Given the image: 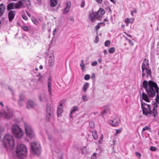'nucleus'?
Instances as JSON below:
<instances>
[{"mask_svg":"<svg viewBox=\"0 0 159 159\" xmlns=\"http://www.w3.org/2000/svg\"><path fill=\"white\" fill-rule=\"evenodd\" d=\"M121 132V131L120 130L117 129L116 130V134H118V133H119L120 132Z\"/></svg>","mask_w":159,"mask_h":159,"instance_id":"54","label":"nucleus"},{"mask_svg":"<svg viewBox=\"0 0 159 159\" xmlns=\"http://www.w3.org/2000/svg\"><path fill=\"white\" fill-rule=\"evenodd\" d=\"M22 28L25 31H28L30 30V28L24 25L22 26Z\"/></svg>","mask_w":159,"mask_h":159,"instance_id":"34","label":"nucleus"},{"mask_svg":"<svg viewBox=\"0 0 159 159\" xmlns=\"http://www.w3.org/2000/svg\"><path fill=\"white\" fill-rule=\"evenodd\" d=\"M80 66L82 69L83 70L85 68V66L84 63V60H81V63L80 64Z\"/></svg>","mask_w":159,"mask_h":159,"instance_id":"31","label":"nucleus"},{"mask_svg":"<svg viewBox=\"0 0 159 159\" xmlns=\"http://www.w3.org/2000/svg\"><path fill=\"white\" fill-rule=\"evenodd\" d=\"M124 33L125 34H126V35L128 36L129 37L131 38L132 37V36L131 35H130V34H127V33H126V32H124Z\"/></svg>","mask_w":159,"mask_h":159,"instance_id":"57","label":"nucleus"},{"mask_svg":"<svg viewBox=\"0 0 159 159\" xmlns=\"http://www.w3.org/2000/svg\"><path fill=\"white\" fill-rule=\"evenodd\" d=\"M150 149L152 151H155L157 150V148L155 147L152 146L150 148Z\"/></svg>","mask_w":159,"mask_h":159,"instance_id":"40","label":"nucleus"},{"mask_svg":"<svg viewBox=\"0 0 159 159\" xmlns=\"http://www.w3.org/2000/svg\"><path fill=\"white\" fill-rule=\"evenodd\" d=\"M82 153L83 154H86L88 152V150L87 148L84 147L81 149Z\"/></svg>","mask_w":159,"mask_h":159,"instance_id":"29","label":"nucleus"},{"mask_svg":"<svg viewBox=\"0 0 159 159\" xmlns=\"http://www.w3.org/2000/svg\"><path fill=\"white\" fill-rule=\"evenodd\" d=\"M81 3H82L81 5V7H84L85 5V1H84V0H82Z\"/></svg>","mask_w":159,"mask_h":159,"instance_id":"50","label":"nucleus"},{"mask_svg":"<svg viewBox=\"0 0 159 159\" xmlns=\"http://www.w3.org/2000/svg\"><path fill=\"white\" fill-rule=\"evenodd\" d=\"M82 99L85 101H87L88 100L87 98L85 95H84L82 96Z\"/></svg>","mask_w":159,"mask_h":159,"instance_id":"46","label":"nucleus"},{"mask_svg":"<svg viewBox=\"0 0 159 159\" xmlns=\"http://www.w3.org/2000/svg\"><path fill=\"white\" fill-rule=\"evenodd\" d=\"M97 17L95 13L92 12L89 14V18L91 22H93L97 20H98Z\"/></svg>","mask_w":159,"mask_h":159,"instance_id":"14","label":"nucleus"},{"mask_svg":"<svg viewBox=\"0 0 159 159\" xmlns=\"http://www.w3.org/2000/svg\"><path fill=\"white\" fill-rule=\"evenodd\" d=\"M78 110L77 107L76 106H74L72 107L70 111V118H72V114L74 113L75 111H78Z\"/></svg>","mask_w":159,"mask_h":159,"instance_id":"25","label":"nucleus"},{"mask_svg":"<svg viewBox=\"0 0 159 159\" xmlns=\"http://www.w3.org/2000/svg\"><path fill=\"white\" fill-rule=\"evenodd\" d=\"M51 146L54 150V155L57 157V159H63L62 154L61 152V147L57 142H54L51 144Z\"/></svg>","mask_w":159,"mask_h":159,"instance_id":"3","label":"nucleus"},{"mask_svg":"<svg viewBox=\"0 0 159 159\" xmlns=\"http://www.w3.org/2000/svg\"><path fill=\"white\" fill-rule=\"evenodd\" d=\"M143 85L148 95L145 93L143 92L142 93L143 99L147 102H149L150 100L148 97L152 98L155 95V91L157 94L156 97V102L159 103V95L158 94L159 92L157 84L152 81L150 80L148 83L147 81L144 80L143 83Z\"/></svg>","mask_w":159,"mask_h":159,"instance_id":"1","label":"nucleus"},{"mask_svg":"<svg viewBox=\"0 0 159 159\" xmlns=\"http://www.w3.org/2000/svg\"><path fill=\"white\" fill-rule=\"evenodd\" d=\"M148 67L145 68H143L144 71L143 72L142 76L143 78L145 77L148 78V75H151V70L150 69H149Z\"/></svg>","mask_w":159,"mask_h":159,"instance_id":"11","label":"nucleus"},{"mask_svg":"<svg viewBox=\"0 0 159 159\" xmlns=\"http://www.w3.org/2000/svg\"><path fill=\"white\" fill-rule=\"evenodd\" d=\"M22 18L25 20H28V17L25 15H22Z\"/></svg>","mask_w":159,"mask_h":159,"instance_id":"48","label":"nucleus"},{"mask_svg":"<svg viewBox=\"0 0 159 159\" xmlns=\"http://www.w3.org/2000/svg\"><path fill=\"white\" fill-rule=\"evenodd\" d=\"M130 19H129V18H126V19H125V21L126 23H132V22L130 21Z\"/></svg>","mask_w":159,"mask_h":159,"instance_id":"52","label":"nucleus"},{"mask_svg":"<svg viewBox=\"0 0 159 159\" xmlns=\"http://www.w3.org/2000/svg\"><path fill=\"white\" fill-rule=\"evenodd\" d=\"M16 14V12L14 11H9L8 14V17L9 21H12L14 19Z\"/></svg>","mask_w":159,"mask_h":159,"instance_id":"17","label":"nucleus"},{"mask_svg":"<svg viewBox=\"0 0 159 159\" xmlns=\"http://www.w3.org/2000/svg\"><path fill=\"white\" fill-rule=\"evenodd\" d=\"M149 129V127L147 126H146L145 127H144L142 129L143 131H144L146 130H148Z\"/></svg>","mask_w":159,"mask_h":159,"instance_id":"51","label":"nucleus"},{"mask_svg":"<svg viewBox=\"0 0 159 159\" xmlns=\"http://www.w3.org/2000/svg\"><path fill=\"white\" fill-rule=\"evenodd\" d=\"M31 152L34 154L39 156L41 152V147L39 143L37 141L32 142L31 144Z\"/></svg>","mask_w":159,"mask_h":159,"instance_id":"4","label":"nucleus"},{"mask_svg":"<svg viewBox=\"0 0 159 159\" xmlns=\"http://www.w3.org/2000/svg\"><path fill=\"white\" fill-rule=\"evenodd\" d=\"M23 102H21L20 101L18 102V104L20 106H22V105H23Z\"/></svg>","mask_w":159,"mask_h":159,"instance_id":"53","label":"nucleus"},{"mask_svg":"<svg viewBox=\"0 0 159 159\" xmlns=\"http://www.w3.org/2000/svg\"><path fill=\"white\" fill-rule=\"evenodd\" d=\"M135 155L136 156H137L138 157V158L139 159L141 157V154L139 153L138 152H135Z\"/></svg>","mask_w":159,"mask_h":159,"instance_id":"49","label":"nucleus"},{"mask_svg":"<svg viewBox=\"0 0 159 159\" xmlns=\"http://www.w3.org/2000/svg\"><path fill=\"white\" fill-rule=\"evenodd\" d=\"M148 65V61L147 60L146 58H145L142 64V71H143L144 70L143 69L144 68L149 67Z\"/></svg>","mask_w":159,"mask_h":159,"instance_id":"20","label":"nucleus"},{"mask_svg":"<svg viewBox=\"0 0 159 159\" xmlns=\"http://www.w3.org/2000/svg\"><path fill=\"white\" fill-rule=\"evenodd\" d=\"M5 8V6L3 4L0 5V17L3 14Z\"/></svg>","mask_w":159,"mask_h":159,"instance_id":"26","label":"nucleus"},{"mask_svg":"<svg viewBox=\"0 0 159 159\" xmlns=\"http://www.w3.org/2000/svg\"><path fill=\"white\" fill-rule=\"evenodd\" d=\"M92 135L94 139H97L98 136L97 134V132L96 131L93 132Z\"/></svg>","mask_w":159,"mask_h":159,"instance_id":"30","label":"nucleus"},{"mask_svg":"<svg viewBox=\"0 0 159 159\" xmlns=\"http://www.w3.org/2000/svg\"><path fill=\"white\" fill-rule=\"evenodd\" d=\"M96 153H93L91 157V159H97L96 157Z\"/></svg>","mask_w":159,"mask_h":159,"instance_id":"42","label":"nucleus"},{"mask_svg":"<svg viewBox=\"0 0 159 159\" xmlns=\"http://www.w3.org/2000/svg\"><path fill=\"white\" fill-rule=\"evenodd\" d=\"M95 76V74H93V75H92V76H91V78H94V77Z\"/></svg>","mask_w":159,"mask_h":159,"instance_id":"62","label":"nucleus"},{"mask_svg":"<svg viewBox=\"0 0 159 159\" xmlns=\"http://www.w3.org/2000/svg\"><path fill=\"white\" fill-rule=\"evenodd\" d=\"M1 114L3 117L7 119L11 118L13 115L12 110L7 107L5 109H2Z\"/></svg>","mask_w":159,"mask_h":159,"instance_id":"9","label":"nucleus"},{"mask_svg":"<svg viewBox=\"0 0 159 159\" xmlns=\"http://www.w3.org/2000/svg\"><path fill=\"white\" fill-rule=\"evenodd\" d=\"M31 20L33 23L35 25H37L38 24V22L35 18H32L31 19Z\"/></svg>","mask_w":159,"mask_h":159,"instance_id":"35","label":"nucleus"},{"mask_svg":"<svg viewBox=\"0 0 159 159\" xmlns=\"http://www.w3.org/2000/svg\"><path fill=\"white\" fill-rule=\"evenodd\" d=\"M99 41V37L98 36H96L95 37V40L94 41V42L95 43H98Z\"/></svg>","mask_w":159,"mask_h":159,"instance_id":"45","label":"nucleus"},{"mask_svg":"<svg viewBox=\"0 0 159 159\" xmlns=\"http://www.w3.org/2000/svg\"><path fill=\"white\" fill-rule=\"evenodd\" d=\"M110 1L112 2L114 4H115L116 3V1L115 0H110Z\"/></svg>","mask_w":159,"mask_h":159,"instance_id":"61","label":"nucleus"},{"mask_svg":"<svg viewBox=\"0 0 159 159\" xmlns=\"http://www.w3.org/2000/svg\"><path fill=\"white\" fill-rule=\"evenodd\" d=\"M12 131L15 137L17 138H20L23 136V133L22 129L18 125H14L12 128Z\"/></svg>","mask_w":159,"mask_h":159,"instance_id":"5","label":"nucleus"},{"mask_svg":"<svg viewBox=\"0 0 159 159\" xmlns=\"http://www.w3.org/2000/svg\"><path fill=\"white\" fill-rule=\"evenodd\" d=\"M125 39L129 41V43L132 45H134V43L131 40L127 38V37H125Z\"/></svg>","mask_w":159,"mask_h":159,"instance_id":"39","label":"nucleus"},{"mask_svg":"<svg viewBox=\"0 0 159 159\" xmlns=\"http://www.w3.org/2000/svg\"><path fill=\"white\" fill-rule=\"evenodd\" d=\"M3 142L5 147L8 146L13 147L14 145V140L13 137L10 134L5 136Z\"/></svg>","mask_w":159,"mask_h":159,"instance_id":"6","label":"nucleus"},{"mask_svg":"<svg viewBox=\"0 0 159 159\" xmlns=\"http://www.w3.org/2000/svg\"><path fill=\"white\" fill-rule=\"evenodd\" d=\"M16 4L17 6L16 8L20 9L27 7L30 5V2L29 0H20Z\"/></svg>","mask_w":159,"mask_h":159,"instance_id":"10","label":"nucleus"},{"mask_svg":"<svg viewBox=\"0 0 159 159\" xmlns=\"http://www.w3.org/2000/svg\"><path fill=\"white\" fill-rule=\"evenodd\" d=\"M90 77V76L89 75H86L84 77V79L86 80H88Z\"/></svg>","mask_w":159,"mask_h":159,"instance_id":"43","label":"nucleus"},{"mask_svg":"<svg viewBox=\"0 0 159 159\" xmlns=\"http://www.w3.org/2000/svg\"><path fill=\"white\" fill-rule=\"evenodd\" d=\"M48 139L49 140H50L52 139V136L49 135L48 137Z\"/></svg>","mask_w":159,"mask_h":159,"instance_id":"58","label":"nucleus"},{"mask_svg":"<svg viewBox=\"0 0 159 159\" xmlns=\"http://www.w3.org/2000/svg\"><path fill=\"white\" fill-rule=\"evenodd\" d=\"M19 98L20 100L19 101H20L22 102H23L24 101V96L21 94L20 95Z\"/></svg>","mask_w":159,"mask_h":159,"instance_id":"33","label":"nucleus"},{"mask_svg":"<svg viewBox=\"0 0 159 159\" xmlns=\"http://www.w3.org/2000/svg\"><path fill=\"white\" fill-rule=\"evenodd\" d=\"M103 53L105 55H106V54H108V52H107V51L106 50H103Z\"/></svg>","mask_w":159,"mask_h":159,"instance_id":"59","label":"nucleus"},{"mask_svg":"<svg viewBox=\"0 0 159 159\" xmlns=\"http://www.w3.org/2000/svg\"><path fill=\"white\" fill-rule=\"evenodd\" d=\"M71 5V2H70L67 1L66 3V7L64 9L63 13L66 14L70 10V8Z\"/></svg>","mask_w":159,"mask_h":159,"instance_id":"16","label":"nucleus"},{"mask_svg":"<svg viewBox=\"0 0 159 159\" xmlns=\"http://www.w3.org/2000/svg\"><path fill=\"white\" fill-rule=\"evenodd\" d=\"M98 20H100L102 16L105 13V11L104 9L102 8H100L98 11L95 12Z\"/></svg>","mask_w":159,"mask_h":159,"instance_id":"15","label":"nucleus"},{"mask_svg":"<svg viewBox=\"0 0 159 159\" xmlns=\"http://www.w3.org/2000/svg\"><path fill=\"white\" fill-rule=\"evenodd\" d=\"M97 64V61H95L91 63V65L93 66H96Z\"/></svg>","mask_w":159,"mask_h":159,"instance_id":"47","label":"nucleus"},{"mask_svg":"<svg viewBox=\"0 0 159 159\" xmlns=\"http://www.w3.org/2000/svg\"><path fill=\"white\" fill-rule=\"evenodd\" d=\"M141 105L143 115L148 116V114L153 113V116L155 117L156 115L157 114V109H155V107L154 106L152 110H151L150 105L143 102H141Z\"/></svg>","mask_w":159,"mask_h":159,"instance_id":"2","label":"nucleus"},{"mask_svg":"<svg viewBox=\"0 0 159 159\" xmlns=\"http://www.w3.org/2000/svg\"><path fill=\"white\" fill-rule=\"evenodd\" d=\"M27 148L24 144L18 145L16 150L17 156L20 157L21 155H25L27 153Z\"/></svg>","mask_w":159,"mask_h":159,"instance_id":"7","label":"nucleus"},{"mask_svg":"<svg viewBox=\"0 0 159 159\" xmlns=\"http://www.w3.org/2000/svg\"><path fill=\"white\" fill-rule=\"evenodd\" d=\"M54 62V56L52 55L49 57L48 60V64L49 66L51 67L53 66Z\"/></svg>","mask_w":159,"mask_h":159,"instance_id":"22","label":"nucleus"},{"mask_svg":"<svg viewBox=\"0 0 159 159\" xmlns=\"http://www.w3.org/2000/svg\"><path fill=\"white\" fill-rule=\"evenodd\" d=\"M115 49L114 47H111L108 49V52L110 53H113L115 51Z\"/></svg>","mask_w":159,"mask_h":159,"instance_id":"32","label":"nucleus"},{"mask_svg":"<svg viewBox=\"0 0 159 159\" xmlns=\"http://www.w3.org/2000/svg\"><path fill=\"white\" fill-rule=\"evenodd\" d=\"M102 140H102V139H100L99 141V142H98L99 143H102Z\"/></svg>","mask_w":159,"mask_h":159,"instance_id":"60","label":"nucleus"},{"mask_svg":"<svg viewBox=\"0 0 159 159\" xmlns=\"http://www.w3.org/2000/svg\"><path fill=\"white\" fill-rule=\"evenodd\" d=\"M24 126L27 136L31 139H34L35 137V134L30 125L26 123H25Z\"/></svg>","mask_w":159,"mask_h":159,"instance_id":"8","label":"nucleus"},{"mask_svg":"<svg viewBox=\"0 0 159 159\" xmlns=\"http://www.w3.org/2000/svg\"><path fill=\"white\" fill-rule=\"evenodd\" d=\"M52 77L51 76H49L48 80V91L49 93V94L50 95H52Z\"/></svg>","mask_w":159,"mask_h":159,"instance_id":"12","label":"nucleus"},{"mask_svg":"<svg viewBox=\"0 0 159 159\" xmlns=\"http://www.w3.org/2000/svg\"><path fill=\"white\" fill-rule=\"evenodd\" d=\"M120 122V120L118 117H116L113 120H110L109 121V123L112 126H116L118 125Z\"/></svg>","mask_w":159,"mask_h":159,"instance_id":"13","label":"nucleus"},{"mask_svg":"<svg viewBox=\"0 0 159 159\" xmlns=\"http://www.w3.org/2000/svg\"><path fill=\"white\" fill-rule=\"evenodd\" d=\"M89 126L91 128H93L94 126V122L91 121L89 123Z\"/></svg>","mask_w":159,"mask_h":159,"instance_id":"36","label":"nucleus"},{"mask_svg":"<svg viewBox=\"0 0 159 159\" xmlns=\"http://www.w3.org/2000/svg\"><path fill=\"white\" fill-rule=\"evenodd\" d=\"M97 2L100 3L102 2V0H96Z\"/></svg>","mask_w":159,"mask_h":159,"instance_id":"56","label":"nucleus"},{"mask_svg":"<svg viewBox=\"0 0 159 159\" xmlns=\"http://www.w3.org/2000/svg\"><path fill=\"white\" fill-rule=\"evenodd\" d=\"M0 105H1L2 107H3L4 105L2 102H0Z\"/></svg>","mask_w":159,"mask_h":159,"instance_id":"63","label":"nucleus"},{"mask_svg":"<svg viewBox=\"0 0 159 159\" xmlns=\"http://www.w3.org/2000/svg\"><path fill=\"white\" fill-rule=\"evenodd\" d=\"M107 110L105 109L103 111H102L101 114L102 115V116H103L107 113Z\"/></svg>","mask_w":159,"mask_h":159,"instance_id":"41","label":"nucleus"},{"mask_svg":"<svg viewBox=\"0 0 159 159\" xmlns=\"http://www.w3.org/2000/svg\"><path fill=\"white\" fill-rule=\"evenodd\" d=\"M102 60L101 59H99L98 60V61L100 63L101 62Z\"/></svg>","mask_w":159,"mask_h":159,"instance_id":"64","label":"nucleus"},{"mask_svg":"<svg viewBox=\"0 0 159 159\" xmlns=\"http://www.w3.org/2000/svg\"><path fill=\"white\" fill-rule=\"evenodd\" d=\"M51 117V111L50 106L47 105V119L48 120Z\"/></svg>","mask_w":159,"mask_h":159,"instance_id":"23","label":"nucleus"},{"mask_svg":"<svg viewBox=\"0 0 159 159\" xmlns=\"http://www.w3.org/2000/svg\"><path fill=\"white\" fill-rule=\"evenodd\" d=\"M39 98L41 102H45L47 100V96L44 94H40L39 96Z\"/></svg>","mask_w":159,"mask_h":159,"instance_id":"21","label":"nucleus"},{"mask_svg":"<svg viewBox=\"0 0 159 159\" xmlns=\"http://www.w3.org/2000/svg\"><path fill=\"white\" fill-rule=\"evenodd\" d=\"M35 105L34 102L31 100H29L27 104V108H33Z\"/></svg>","mask_w":159,"mask_h":159,"instance_id":"24","label":"nucleus"},{"mask_svg":"<svg viewBox=\"0 0 159 159\" xmlns=\"http://www.w3.org/2000/svg\"><path fill=\"white\" fill-rule=\"evenodd\" d=\"M110 41L109 40L106 41L105 43V45L106 47H108L110 44Z\"/></svg>","mask_w":159,"mask_h":159,"instance_id":"38","label":"nucleus"},{"mask_svg":"<svg viewBox=\"0 0 159 159\" xmlns=\"http://www.w3.org/2000/svg\"><path fill=\"white\" fill-rule=\"evenodd\" d=\"M17 6V4L16 3L11 2L8 4L7 6V10L12 9H17L16 8Z\"/></svg>","mask_w":159,"mask_h":159,"instance_id":"19","label":"nucleus"},{"mask_svg":"<svg viewBox=\"0 0 159 159\" xmlns=\"http://www.w3.org/2000/svg\"><path fill=\"white\" fill-rule=\"evenodd\" d=\"M37 77H38V78L37 80V81H41V79L43 77L40 75V73H39V75H37Z\"/></svg>","mask_w":159,"mask_h":159,"instance_id":"44","label":"nucleus"},{"mask_svg":"<svg viewBox=\"0 0 159 159\" xmlns=\"http://www.w3.org/2000/svg\"><path fill=\"white\" fill-rule=\"evenodd\" d=\"M89 86V84L88 83H86L84 85L83 89L84 92H86L87 89L88 88Z\"/></svg>","mask_w":159,"mask_h":159,"instance_id":"28","label":"nucleus"},{"mask_svg":"<svg viewBox=\"0 0 159 159\" xmlns=\"http://www.w3.org/2000/svg\"><path fill=\"white\" fill-rule=\"evenodd\" d=\"M103 23H98L96 26H95V29L97 31H98V30L100 28V24H103Z\"/></svg>","mask_w":159,"mask_h":159,"instance_id":"37","label":"nucleus"},{"mask_svg":"<svg viewBox=\"0 0 159 159\" xmlns=\"http://www.w3.org/2000/svg\"><path fill=\"white\" fill-rule=\"evenodd\" d=\"M58 0H50V5L52 7H55L57 4Z\"/></svg>","mask_w":159,"mask_h":159,"instance_id":"27","label":"nucleus"},{"mask_svg":"<svg viewBox=\"0 0 159 159\" xmlns=\"http://www.w3.org/2000/svg\"><path fill=\"white\" fill-rule=\"evenodd\" d=\"M62 104L60 103L58 107L57 110V115L58 117H60L61 116V114L63 112Z\"/></svg>","mask_w":159,"mask_h":159,"instance_id":"18","label":"nucleus"},{"mask_svg":"<svg viewBox=\"0 0 159 159\" xmlns=\"http://www.w3.org/2000/svg\"><path fill=\"white\" fill-rule=\"evenodd\" d=\"M12 95L13 96L12 98V99L16 101V99L14 97V93L13 92L12 93Z\"/></svg>","mask_w":159,"mask_h":159,"instance_id":"55","label":"nucleus"}]
</instances>
